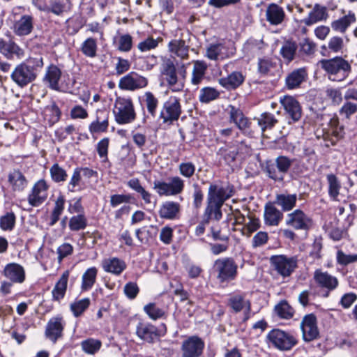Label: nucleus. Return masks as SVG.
<instances>
[{
  "label": "nucleus",
  "instance_id": "nucleus-1",
  "mask_svg": "<svg viewBox=\"0 0 357 357\" xmlns=\"http://www.w3.org/2000/svg\"><path fill=\"white\" fill-rule=\"evenodd\" d=\"M232 196V190L229 187H225L217 183H211L208 187L206 207L204 216L208 220L213 218L219 220L222 218L221 208L225 202Z\"/></svg>",
  "mask_w": 357,
  "mask_h": 357
},
{
  "label": "nucleus",
  "instance_id": "nucleus-2",
  "mask_svg": "<svg viewBox=\"0 0 357 357\" xmlns=\"http://www.w3.org/2000/svg\"><path fill=\"white\" fill-rule=\"evenodd\" d=\"M43 66L42 57L29 58L15 68L10 75L11 79L23 88L36 79Z\"/></svg>",
  "mask_w": 357,
  "mask_h": 357
},
{
  "label": "nucleus",
  "instance_id": "nucleus-3",
  "mask_svg": "<svg viewBox=\"0 0 357 357\" xmlns=\"http://www.w3.org/2000/svg\"><path fill=\"white\" fill-rule=\"evenodd\" d=\"M320 66L328 74L329 79L341 82L345 79L351 72V65L342 57L336 56L331 59H322Z\"/></svg>",
  "mask_w": 357,
  "mask_h": 357
},
{
  "label": "nucleus",
  "instance_id": "nucleus-4",
  "mask_svg": "<svg viewBox=\"0 0 357 357\" xmlns=\"http://www.w3.org/2000/svg\"><path fill=\"white\" fill-rule=\"evenodd\" d=\"M114 119L118 124H128L136 119L132 100L130 98L117 97L113 109Z\"/></svg>",
  "mask_w": 357,
  "mask_h": 357
},
{
  "label": "nucleus",
  "instance_id": "nucleus-5",
  "mask_svg": "<svg viewBox=\"0 0 357 357\" xmlns=\"http://www.w3.org/2000/svg\"><path fill=\"white\" fill-rule=\"evenodd\" d=\"M181 113L180 98L175 96H171L163 102L160 111L159 119L162 123L171 125L179 119Z\"/></svg>",
  "mask_w": 357,
  "mask_h": 357
},
{
  "label": "nucleus",
  "instance_id": "nucleus-6",
  "mask_svg": "<svg viewBox=\"0 0 357 357\" xmlns=\"http://www.w3.org/2000/svg\"><path fill=\"white\" fill-rule=\"evenodd\" d=\"M162 73L168 87L172 91L180 92L183 91L186 76V69L184 66L181 67L179 73L181 76V78L177 75L176 68L174 64L170 61L165 63Z\"/></svg>",
  "mask_w": 357,
  "mask_h": 357
},
{
  "label": "nucleus",
  "instance_id": "nucleus-7",
  "mask_svg": "<svg viewBox=\"0 0 357 357\" xmlns=\"http://www.w3.org/2000/svg\"><path fill=\"white\" fill-rule=\"evenodd\" d=\"M184 181L178 176L169 178V182L155 181L153 189L160 196H174L181 194L184 189Z\"/></svg>",
  "mask_w": 357,
  "mask_h": 357
},
{
  "label": "nucleus",
  "instance_id": "nucleus-8",
  "mask_svg": "<svg viewBox=\"0 0 357 357\" xmlns=\"http://www.w3.org/2000/svg\"><path fill=\"white\" fill-rule=\"evenodd\" d=\"M267 339L273 346L281 351H289L298 343L292 334L280 329L271 331L267 335Z\"/></svg>",
  "mask_w": 357,
  "mask_h": 357
},
{
  "label": "nucleus",
  "instance_id": "nucleus-9",
  "mask_svg": "<svg viewBox=\"0 0 357 357\" xmlns=\"http://www.w3.org/2000/svg\"><path fill=\"white\" fill-rule=\"evenodd\" d=\"M279 102L284 110L289 124L300 121L303 114L302 108L299 102L294 97L285 95L280 97Z\"/></svg>",
  "mask_w": 357,
  "mask_h": 357
},
{
  "label": "nucleus",
  "instance_id": "nucleus-10",
  "mask_svg": "<svg viewBox=\"0 0 357 357\" xmlns=\"http://www.w3.org/2000/svg\"><path fill=\"white\" fill-rule=\"evenodd\" d=\"M273 268L282 277L289 276L297 266L295 257H287L284 255H275L270 259Z\"/></svg>",
  "mask_w": 357,
  "mask_h": 357
},
{
  "label": "nucleus",
  "instance_id": "nucleus-11",
  "mask_svg": "<svg viewBox=\"0 0 357 357\" xmlns=\"http://www.w3.org/2000/svg\"><path fill=\"white\" fill-rule=\"evenodd\" d=\"M285 224L296 230L307 231L312 226V220L302 210L296 209L286 215Z\"/></svg>",
  "mask_w": 357,
  "mask_h": 357
},
{
  "label": "nucleus",
  "instance_id": "nucleus-12",
  "mask_svg": "<svg viewBox=\"0 0 357 357\" xmlns=\"http://www.w3.org/2000/svg\"><path fill=\"white\" fill-rule=\"evenodd\" d=\"M214 268L218 273V278L222 282L234 279L237 272V266L231 258L217 259Z\"/></svg>",
  "mask_w": 357,
  "mask_h": 357
},
{
  "label": "nucleus",
  "instance_id": "nucleus-13",
  "mask_svg": "<svg viewBox=\"0 0 357 357\" xmlns=\"http://www.w3.org/2000/svg\"><path fill=\"white\" fill-rule=\"evenodd\" d=\"M49 185L44 179H40L34 183L28 195L27 200L33 207L40 206L47 198Z\"/></svg>",
  "mask_w": 357,
  "mask_h": 357
},
{
  "label": "nucleus",
  "instance_id": "nucleus-14",
  "mask_svg": "<svg viewBox=\"0 0 357 357\" xmlns=\"http://www.w3.org/2000/svg\"><path fill=\"white\" fill-rule=\"evenodd\" d=\"M148 83L146 77L135 72H130L120 79L119 87L123 90L133 91L145 88Z\"/></svg>",
  "mask_w": 357,
  "mask_h": 357
},
{
  "label": "nucleus",
  "instance_id": "nucleus-15",
  "mask_svg": "<svg viewBox=\"0 0 357 357\" xmlns=\"http://www.w3.org/2000/svg\"><path fill=\"white\" fill-rule=\"evenodd\" d=\"M66 323L61 316L51 318L45 327V335L47 339L55 344L63 337Z\"/></svg>",
  "mask_w": 357,
  "mask_h": 357
},
{
  "label": "nucleus",
  "instance_id": "nucleus-16",
  "mask_svg": "<svg viewBox=\"0 0 357 357\" xmlns=\"http://www.w3.org/2000/svg\"><path fill=\"white\" fill-rule=\"evenodd\" d=\"M204 342L197 336H191L183 342L182 357H199L204 348Z\"/></svg>",
  "mask_w": 357,
  "mask_h": 357
},
{
  "label": "nucleus",
  "instance_id": "nucleus-17",
  "mask_svg": "<svg viewBox=\"0 0 357 357\" xmlns=\"http://www.w3.org/2000/svg\"><path fill=\"white\" fill-rule=\"evenodd\" d=\"M303 339L305 342H310L319 337V332L317 327V318L313 314L305 315L301 323Z\"/></svg>",
  "mask_w": 357,
  "mask_h": 357
},
{
  "label": "nucleus",
  "instance_id": "nucleus-18",
  "mask_svg": "<svg viewBox=\"0 0 357 357\" xmlns=\"http://www.w3.org/2000/svg\"><path fill=\"white\" fill-rule=\"evenodd\" d=\"M136 335L142 340L152 344L161 336L156 326L148 323L140 321L136 326Z\"/></svg>",
  "mask_w": 357,
  "mask_h": 357
},
{
  "label": "nucleus",
  "instance_id": "nucleus-19",
  "mask_svg": "<svg viewBox=\"0 0 357 357\" xmlns=\"http://www.w3.org/2000/svg\"><path fill=\"white\" fill-rule=\"evenodd\" d=\"M34 19L31 15H23L20 19L15 20L12 29L18 36H25L30 34L33 29Z\"/></svg>",
  "mask_w": 357,
  "mask_h": 357
},
{
  "label": "nucleus",
  "instance_id": "nucleus-20",
  "mask_svg": "<svg viewBox=\"0 0 357 357\" xmlns=\"http://www.w3.org/2000/svg\"><path fill=\"white\" fill-rule=\"evenodd\" d=\"M3 275L13 283H22L25 280V271L22 266L17 263L8 264Z\"/></svg>",
  "mask_w": 357,
  "mask_h": 357
},
{
  "label": "nucleus",
  "instance_id": "nucleus-21",
  "mask_svg": "<svg viewBox=\"0 0 357 357\" xmlns=\"http://www.w3.org/2000/svg\"><path fill=\"white\" fill-rule=\"evenodd\" d=\"M184 35L185 33H182L180 38L173 39L168 43L169 52L182 59L188 58L189 52V45L183 38Z\"/></svg>",
  "mask_w": 357,
  "mask_h": 357
},
{
  "label": "nucleus",
  "instance_id": "nucleus-22",
  "mask_svg": "<svg viewBox=\"0 0 357 357\" xmlns=\"http://www.w3.org/2000/svg\"><path fill=\"white\" fill-rule=\"evenodd\" d=\"M314 279L319 287L327 289L328 291L336 289L339 283L336 277L319 269L314 271Z\"/></svg>",
  "mask_w": 357,
  "mask_h": 357
},
{
  "label": "nucleus",
  "instance_id": "nucleus-23",
  "mask_svg": "<svg viewBox=\"0 0 357 357\" xmlns=\"http://www.w3.org/2000/svg\"><path fill=\"white\" fill-rule=\"evenodd\" d=\"M8 182L13 192H23L28 185V181L22 172L13 169L8 174Z\"/></svg>",
  "mask_w": 357,
  "mask_h": 357
},
{
  "label": "nucleus",
  "instance_id": "nucleus-24",
  "mask_svg": "<svg viewBox=\"0 0 357 357\" xmlns=\"http://www.w3.org/2000/svg\"><path fill=\"white\" fill-rule=\"evenodd\" d=\"M283 213L272 203H268L264 207V222L268 226H278L282 220Z\"/></svg>",
  "mask_w": 357,
  "mask_h": 357
},
{
  "label": "nucleus",
  "instance_id": "nucleus-25",
  "mask_svg": "<svg viewBox=\"0 0 357 357\" xmlns=\"http://www.w3.org/2000/svg\"><path fill=\"white\" fill-rule=\"evenodd\" d=\"M102 266L105 272L119 275L126 268V264L119 258L111 257L103 260Z\"/></svg>",
  "mask_w": 357,
  "mask_h": 357
},
{
  "label": "nucleus",
  "instance_id": "nucleus-26",
  "mask_svg": "<svg viewBox=\"0 0 357 357\" xmlns=\"http://www.w3.org/2000/svg\"><path fill=\"white\" fill-rule=\"evenodd\" d=\"M69 275V271H65L56 282L52 291L53 301L59 302L64 298L67 290Z\"/></svg>",
  "mask_w": 357,
  "mask_h": 357
},
{
  "label": "nucleus",
  "instance_id": "nucleus-27",
  "mask_svg": "<svg viewBox=\"0 0 357 357\" xmlns=\"http://www.w3.org/2000/svg\"><path fill=\"white\" fill-rule=\"evenodd\" d=\"M296 194L282 193L276 195L275 203L280 206L283 211H290L296 206Z\"/></svg>",
  "mask_w": 357,
  "mask_h": 357
},
{
  "label": "nucleus",
  "instance_id": "nucleus-28",
  "mask_svg": "<svg viewBox=\"0 0 357 357\" xmlns=\"http://www.w3.org/2000/svg\"><path fill=\"white\" fill-rule=\"evenodd\" d=\"M356 20L354 13L349 11L347 15L332 22L331 28L335 31L344 33L348 27L356 22Z\"/></svg>",
  "mask_w": 357,
  "mask_h": 357
},
{
  "label": "nucleus",
  "instance_id": "nucleus-29",
  "mask_svg": "<svg viewBox=\"0 0 357 357\" xmlns=\"http://www.w3.org/2000/svg\"><path fill=\"white\" fill-rule=\"evenodd\" d=\"M266 15L267 20L273 25L281 24L285 15L283 9L275 3H271L268 6Z\"/></svg>",
  "mask_w": 357,
  "mask_h": 357
},
{
  "label": "nucleus",
  "instance_id": "nucleus-30",
  "mask_svg": "<svg viewBox=\"0 0 357 357\" xmlns=\"http://www.w3.org/2000/svg\"><path fill=\"white\" fill-rule=\"evenodd\" d=\"M205 56L210 60L224 59L229 57V53L225 45L221 43L211 44L206 50Z\"/></svg>",
  "mask_w": 357,
  "mask_h": 357
},
{
  "label": "nucleus",
  "instance_id": "nucleus-31",
  "mask_svg": "<svg viewBox=\"0 0 357 357\" xmlns=\"http://www.w3.org/2000/svg\"><path fill=\"white\" fill-rule=\"evenodd\" d=\"M193 68L192 70L191 83L193 85H199L203 80L208 68L206 63L204 61H193Z\"/></svg>",
  "mask_w": 357,
  "mask_h": 357
},
{
  "label": "nucleus",
  "instance_id": "nucleus-32",
  "mask_svg": "<svg viewBox=\"0 0 357 357\" xmlns=\"http://www.w3.org/2000/svg\"><path fill=\"white\" fill-rule=\"evenodd\" d=\"M228 304L235 312H239L245 308L246 314H249L251 310L250 301L245 300V296L241 294L231 296L228 301Z\"/></svg>",
  "mask_w": 357,
  "mask_h": 357
},
{
  "label": "nucleus",
  "instance_id": "nucleus-33",
  "mask_svg": "<svg viewBox=\"0 0 357 357\" xmlns=\"http://www.w3.org/2000/svg\"><path fill=\"white\" fill-rule=\"evenodd\" d=\"M307 74L304 68L294 70L286 77V85L289 89L298 87L305 80Z\"/></svg>",
  "mask_w": 357,
  "mask_h": 357
},
{
  "label": "nucleus",
  "instance_id": "nucleus-34",
  "mask_svg": "<svg viewBox=\"0 0 357 357\" xmlns=\"http://www.w3.org/2000/svg\"><path fill=\"white\" fill-rule=\"evenodd\" d=\"M244 81V77L241 72L234 71L227 77L219 79V84L226 89H236Z\"/></svg>",
  "mask_w": 357,
  "mask_h": 357
},
{
  "label": "nucleus",
  "instance_id": "nucleus-35",
  "mask_svg": "<svg viewBox=\"0 0 357 357\" xmlns=\"http://www.w3.org/2000/svg\"><path fill=\"white\" fill-rule=\"evenodd\" d=\"M327 17V13L326 8L316 5L313 10L309 13L307 17L303 20V22L307 26H310L319 21L326 20Z\"/></svg>",
  "mask_w": 357,
  "mask_h": 357
},
{
  "label": "nucleus",
  "instance_id": "nucleus-36",
  "mask_svg": "<svg viewBox=\"0 0 357 357\" xmlns=\"http://www.w3.org/2000/svg\"><path fill=\"white\" fill-rule=\"evenodd\" d=\"M180 209V205L174 202H166L160 207L159 215L165 219H174Z\"/></svg>",
  "mask_w": 357,
  "mask_h": 357
},
{
  "label": "nucleus",
  "instance_id": "nucleus-37",
  "mask_svg": "<svg viewBox=\"0 0 357 357\" xmlns=\"http://www.w3.org/2000/svg\"><path fill=\"white\" fill-rule=\"evenodd\" d=\"M61 75V72L59 68L56 66H51L47 70L44 80L48 83L51 89L57 90Z\"/></svg>",
  "mask_w": 357,
  "mask_h": 357
},
{
  "label": "nucleus",
  "instance_id": "nucleus-38",
  "mask_svg": "<svg viewBox=\"0 0 357 357\" xmlns=\"http://www.w3.org/2000/svg\"><path fill=\"white\" fill-rule=\"evenodd\" d=\"M142 98L148 113L152 117H155L159 103L158 99L151 91H146L144 93Z\"/></svg>",
  "mask_w": 357,
  "mask_h": 357
},
{
  "label": "nucleus",
  "instance_id": "nucleus-39",
  "mask_svg": "<svg viewBox=\"0 0 357 357\" xmlns=\"http://www.w3.org/2000/svg\"><path fill=\"white\" fill-rule=\"evenodd\" d=\"M98 269L96 267L88 268L82 275L81 288L84 291L89 290L96 282Z\"/></svg>",
  "mask_w": 357,
  "mask_h": 357
},
{
  "label": "nucleus",
  "instance_id": "nucleus-40",
  "mask_svg": "<svg viewBox=\"0 0 357 357\" xmlns=\"http://www.w3.org/2000/svg\"><path fill=\"white\" fill-rule=\"evenodd\" d=\"M230 118L241 130H244L249 127V120L244 116L240 109H236L234 107H231Z\"/></svg>",
  "mask_w": 357,
  "mask_h": 357
},
{
  "label": "nucleus",
  "instance_id": "nucleus-41",
  "mask_svg": "<svg viewBox=\"0 0 357 357\" xmlns=\"http://www.w3.org/2000/svg\"><path fill=\"white\" fill-rule=\"evenodd\" d=\"M81 348L82 351L90 355L96 354L102 347L100 340L93 338H88L81 342Z\"/></svg>",
  "mask_w": 357,
  "mask_h": 357
},
{
  "label": "nucleus",
  "instance_id": "nucleus-42",
  "mask_svg": "<svg viewBox=\"0 0 357 357\" xmlns=\"http://www.w3.org/2000/svg\"><path fill=\"white\" fill-rule=\"evenodd\" d=\"M247 219L248 221L245 223L241 231L243 236L250 237L253 232L259 229L261 225L259 218L255 216L248 215Z\"/></svg>",
  "mask_w": 357,
  "mask_h": 357
},
{
  "label": "nucleus",
  "instance_id": "nucleus-43",
  "mask_svg": "<svg viewBox=\"0 0 357 357\" xmlns=\"http://www.w3.org/2000/svg\"><path fill=\"white\" fill-rule=\"evenodd\" d=\"M65 205V198L63 195H59L55 201L54 207L50 216V225L53 226L59 220L60 215L63 211Z\"/></svg>",
  "mask_w": 357,
  "mask_h": 357
},
{
  "label": "nucleus",
  "instance_id": "nucleus-44",
  "mask_svg": "<svg viewBox=\"0 0 357 357\" xmlns=\"http://www.w3.org/2000/svg\"><path fill=\"white\" fill-rule=\"evenodd\" d=\"M326 178L328 183V194L333 199L336 200L341 188L340 182L333 174H328Z\"/></svg>",
  "mask_w": 357,
  "mask_h": 357
},
{
  "label": "nucleus",
  "instance_id": "nucleus-45",
  "mask_svg": "<svg viewBox=\"0 0 357 357\" xmlns=\"http://www.w3.org/2000/svg\"><path fill=\"white\" fill-rule=\"evenodd\" d=\"M16 216L12 212H6L0 217V228L3 231H12L15 225Z\"/></svg>",
  "mask_w": 357,
  "mask_h": 357
},
{
  "label": "nucleus",
  "instance_id": "nucleus-46",
  "mask_svg": "<svg viewBox=\"0 0 357 357\" xmlns=\"http://www.w3.org/2000/svg\"><path fill=\"white\" fill-rule=\"evenodd\" d=\"M220 96L218 90L213 87L202 88L199 94V100L202 102L208 103L215 100Z\"/></svg>",
  "mask_w": 357,
  "mask_h": 357
},
{
  "label": "nucleus",
  "instance_id": "nucleus-47",
  "mask_svg": "<svg viewBox=\"0 0 357 357\" xmlns=\"http://www.w3.org/2000/svg\"><path fill=\"white\" fill-rule=\"evenodd\" d=\"M297 45L296 43L287 41L280 49V54L287 62L292 61L294 58Z\"/></svg>",
  "mask_w": 357,
  "mask_h": 357
},
{
  "label": "nucleus",
  "instance_id": "nucleus-48",
  "mask_svg": "<svg viewBox=\"0 0 357 357\" xmlns=\"http://www.w3.org/2000/svg\"><path fill=\"white\" fill-rule=\"evenodd\" d=\"M51 178L56 183L66 181L68 177L66 171L58 163L54 164L50 169Z\"/></svg>",
  "mask_w": 357,
  "mask_h": 357
},
{
  "label": "nucleus",
  "instance_id": "nucleus-49",
  "mask_svg": "<svg viewBox=\"0 0 357 357\" xmlns=\"http://www.w3.org/2000/svg\"><path fill=\"white\" fill-rule=\"evenodd\" d=\"M276 314L282 319H289L294 315V310L286 301L280 302L275 307Z\"/></svg>",
  "mask_w": 357,
  "mask_h": 357
},
{
  "label": "nucleus",
  "instance_id": "nucleus-50",
  "mask_svg": "<svg viewBox=\"0 0 357 357\" xmlns=\"http://www.w3.org/2000/svg\"><path fill=\"white\" fill-rule=\"evenodd\" d=\"M82 53L88 57H95L97 52V42L93 38H89L82 44Z\"/></svg>",
  "mask_w": 357,
  "mask_h": 357
},
{
  "label": "nucleus",
  "instance_id": "nucleus-51",
  "mask_svg": "<svg viewBox=\"0 0 357 357\" xmlns=\"http://www.w3.org/2000/svg\"><path fill=\"white\" fill-rule=\"evenodd\" d=\"M89 305L90 299L85 298L72 303L70 305V308L74 316L77 317L89 307Z\"/></svg>",
  "mask_w": 357,
  "mask_h": 357
},
{
  "label": "nucleus",
  "instance_id": "nucleus-52",
  "mask_svg": "<svg viewBox=\"0 0 357 357\" xmlns=\"http://www.w3.org/2000/svg\"><path fill=\"white\" fill-rule=\"evenodd\" d=\"M144 311L149 317L153 320H157L165 317V312L163 309L156 306L155 303H151L144 307Z\"/></svg>",
  "mask_w": 357,
  "mask_h": 357
},
{
  "label": "nucleus",
  "instance_id": "nucleus-53",
  "mask_svg": "<svg viewBox=\"0 0 357 357\" xmlns=\"http://www.w3.org/2000/svg\"><path fill=\"white\" fill-rule=\"evenodd\" d=\"M87 220L84 214H78L70 218L69 228L71 231H79L86 228Z\"/></svg>",
  "mask_w": 357,
  "mask_h": 357
},
{
  "label": "nucleus",
  "instance_id": "nucleus-54",
  "mask_svg": "<svg viewBox=\"0 0 357 357\" xmlns=\"http://www.w3.org/2000/svg\"><path fill=\"white\" fill-rule=\"evenodd\" d=\"M278 122L274 115L270 113H264L258 119V123L261 127L263 131L267 128H273Z\"/></svg>",
  "mask_w": 357,
  "mask_h": 357
},
{
  "label": "nucleus",
  "instance_id": "nucleus-55",
  "mask_svg": "<svg viewBox=\"0 0 357 357\" xmlns=\"http://www.w3.org/2000/svg\"><path fill=\"white\" fill-rule=\"evenodd\" d=\"M178 169L181 176L190 178L195 174L196 167L192 162H182L178 165Z\"/></svg>",
  "mask_w": 357,
  "mask_h": 357
},
{
  "label": "nucleus",
  "instance_id": "nucleus-56",
  "mask_svg": "<svg viewBox=\"0 0 357 357\" xmlns=\"http://www.w3.org/2000/svg\"><path fill=\"white\" fill-rule=\"evenodd\" d=\"M160 38L154 39L152 37H148L137 45L138 50L142 52L150 51L155 49L158 46ZM162 39H160L161 40Z\"/></svg>",
  "mask_w": 357,
  "mask_h": 357
},
{
  "label": "nucleus",
  "instance_id": "nucleus-57",
  "mask_svg": "<svg viewBox=\"0 0 357 357\" xmlns=\"http://www.w3.org/2000/svg\"><path fill=\"white\" fill-rule=\"evenodd\" d=\"M218 154L220 155L227 164H230L235 160L238 152L235 148L229 149L227 146H224L218 150Z\"/></svg>",
  "mask_w": 357,
  "mask_h": 357
},
{
  "label": "nucleus",
  "instance_id": "nucleus-58",
  "mask_svg": "<svg viewBox=\"0 0 357 357\" xmlns=\"http://www.w3.org/2000/svg\"><path fill=\"white\" fill-rule=\"evenodd\" d=\"M73 252V246L68 243H64L57 248L56 253L58 255L57 259L59 263H61L62 260L71 255Z\"/></svg>",
  "mask_w": 357,
  "mask_h": 357
},
{
  "label": "nucleus",
  "instance_id": "nucleus-59",
  "mask_svg": "<svg viewBox=\"0 0 357 357\" xmlns=\"http://www.w3.org/2000/svg\"><path fill=\"white\" fill-rule=\"evenodd\" d=\"M69 10L67 6L61 1H54L50 6L45 8L44 10L47 13H52L56 15H61L64 12Z\"/></svg>",
  "mask_w": 357,
  "mask_h": 357
},
{
  "label": "nucleus",
  "instance_id": "nucleus-60",
  "mask_svg": "<svg viewBox=\"0 0 357 357\" xmlns=\"http://www.w3.org/2000/svg\"><path fill=\"white\" fill-rule=\"evenodd\" d=\"M131 195L128 194H115L110 197V205L116 208L122 204H128L131 199Z\"/></svg>",
  "mask_w": 357,
  "mask_h": 357
},
{
  "label": "nucleus",
  "instance_id": "nucleus-61",
  "mask_svg": "<svg viewBox=\"0 0 357 357\" xmlns=\"http://www.w3.org/2000/svg\"><path fill=\"white\" fill-rule=\"evenodd\" d=\"M275 164L277 168L284 176L289 169L292 164V160L286 156H279L275 160Z\"/></svg>",
  "mask_w": 357,
  "mask_h": 357
},
{
  "label": "nucleus",
  "instance_id": "nucleus-62",
  "mask_svg": "<svg viewBox=\"0 0 357 357\" xmlns=\"http://www.w3.org/2000/svg\"><path fill=\"white\" fill-rule=\"evenodd\" d=\"M344 47V40L342 37L333 36L331 37L328 43V49L335 53L341 52Z\"/></svg>",
  "mask_w": 357,
  "mask_h": 357
},
{
  "label": "nucleus",
  "instance_id": "nucleus-63",
  "mask_svg": "<svg viewBox=\"0 0 357 357\" xmlns=\"http://www.w3.org/2000/svg\"><path fill=\"white\" fill-rule=\"evenodd\" d=\"M139 289L137 284L133 282L126 283L123 288V292L129 299H134L139 294Z\"/></svg>",
  "mask_w": 357,
  "mask_h": 357
},
{
  "label": "nucleus",
  "instance_id": "nucleus-64",
  "mask_svg": "<svg viewBox=\"0 0 357 357\" xmlns=\"http://www.w3.org/2000/svg\"><path fill=\"white\" fill-rule=\"evenodd\" d=\"M337 261L341 265H347L357 261V255H346L342 250H338L337 252Z\"/></svg>",
  "mask_w": 357,
  "mask_h": 357
}]
</instances>
